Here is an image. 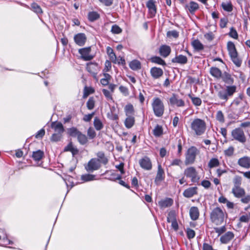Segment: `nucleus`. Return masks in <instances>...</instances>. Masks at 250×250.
<instances>
[{
	"mask_svg": "<svg viewBox=\"0 0 250 250\" xmlns=\"http://www.w3.org/2000/svg\"><path fill=\"white\" fill-rule=\"evenodd\" d=\"M229 35L231 37H232L235 39H236L238 38L237 32L236 30L235 29H234L233 27H231L230 28V30L229 33Z\"/></svg>",
	"mask_w": 250,
	"mask_h": 250,
	"instance_id": "56",
	"label": "nucleus"
},
{
	"mask_svg": "<svg viewBox=\"0 0 250 250\" xmlns=\"http://www.w3.org/2000/svg\"><path fill=\"white\" fill-rule=\"evenodd\" d=\"M184 175L190 178L192 182H197L199 180V177L196 169L192 167L186 168L184 170Z\"/></svg>",
	"mask_w": 250,
	"mask_h": 250,
	"instance_id": "7",
	"label": "nucleus"
},
{
	"mask_svg": "<svg viewBox=\"0 0 250 250\" xmlns=\"http://www.w3.org/2000/svg\"><path fill=\"white\" fill-rule=\"evenodd\" d=\"M199 153V150L195 146H191L189 148L186 154L185 164L186 166L192 164L195 160L197 155Z\"/></svg>",
	"mask_w": 250,
	"mask_h": 250,
	"instance_id": "6",
	"label": "nucleus"
},
{
	"mask_svg": "<svg viewBox=\"0 0 250 250\" xmlns=\"http://www.w3.org/2000/svg\"><path fill=\"white\" fill-rule=\"evenodd\" d=\"M86 69L94 78L96 79L97 75L100 71V67L98 63L92 62L87 63Z\"/></svg>",
	"mask_w": 250,
	"mask_h": 250,
	"instance_id": "9",
	"label": "nucleus"
},
{
	"mask_svg": "<svg viewBox=\"0 0 250 250\" xmlns=\"http://www.w3.org/2000/svg\"><path fill=\"white\" fill-rule=\"evenodd\" d=\"M68 133L71 137L77 138L81 132L76 128L73 127L68 129Z\"/></svg>",
	"mask_w": 250,
	"mask_h": 250,
	"instance_id": "38",
	"label": "nucleus"
},
{
	"mask_svg": "<svg viewBox=\"0 0 250 250\" xmlns=\"http://www.w3.org/2000/svg\"><path fill=\"white\" fill-rule=\"evenodd\" d=\"M222 6L224 10H225V11H228V12H230L232 10V7L231 4L230 3H223L222 4Z\"/></svg>",
	"mask_w": 250,
	"mask_h": 250,
	"instance_id": "54",
	"label": "nucleus"
},
{
	"mask_svg": "<svg viewBox=\"0 0 250 250\" xmlns=\"http://www.w3.org/2000/svg\"><path fill=\"white\" fill-rule=\"evenodd\" d=\"M97 156L98 159L97 160H99V162L103 163L104 165H106L108 163V159L105 156L103 152H98L97 153Z\"/></svg>",
	"mask_w": 250,
	"mask_h": 250,
	"instance_id": "32",
	"label": "nucleus"
},
{
	"mask_svg": "<svg viewBox=\"0 0 250 250\" xmlns=\"http://www.w3.org/2000/svg\"><path fill=\"white\" fill-rule=\"evenodd\" d=\"M241 198V201L243 203L247 204L250 202V195H249Z\"/></svg>",
	"mask_w": 250,
	"mask_h": 250,
	"instance_id": "64",
	"label": "nucleus"
},
{
	"mask_svg": "<svg viewBox=\"0 0 250 250\" xmlns=\"http://www.w3.org/2000/svg\"><path fill=\"white\" fill-rule=\"evenodd\" d=\"M151 62L159 64L165 65H166L165 62L159 57H153L151 59Z\"/></svg>",
	"mask_w": 250,
	"mask_h": 250,
	"instance_id": "43",
	"label": "nucleus"
},
{
	"mask_svg": "<svg viewBox=\"0 0 250 250\" xmlns=\"http://www.w3.org/2000/svg\"><path fill=\"white\" fill-rule=\"evenodd\" d=\"M45 134V130L43 128L39 130L36 134L35 137L36 138H42Z\"/></svg>",
	"mask_w": 250,
	"mask_h": 250,
	"instance_id": "63",
	"label": "nucleus"
},
{
	"mask_svg": "<svg viewBox=\"0 0 250 250\" xmlns=\"http://www.w3.org/2000/svg\"><path fill=\"white\" fill-rule=\"evenodd\" d=\"M99 1L104 5L109 6L112 4L113 0H99Z\"/></svg>",
	"mask_w": 250,
	"mask_h": 250,
	"instance_id": "59",
	"label": "nucleus"
},
{
	"mask_svg": "<svg viewBox=\"0 0 250 250\" xmlns=\"http://www.w3.org/2000/svg\"><path fill=\"white\" fill-rule=\"evenodd\" d=\"M62 137V135L59 133H55L52 134L50 140L52 142H58L61 140Z\"/></svg>",
	"mask_w": 250,
	"mask_h": 250,
	"instance_id": "51",
	"label": "nucleus"
},
{
	"mask_svg": "<svg viewBox=\"0 0 250 250\" xmlns=\"http://www.w3.org/2000/svg\"><path fill=\"white\" fill-rule=\"evenodd\" d=\"M220 165V162L217 158H211L208 163V167L210 168L217 167Z\"/></svg>",
	"mask_w": 250,
	"mask_h": 250,
	"instance_id": "34",
	"label": "nucleus"
},
{
	"mask_svg": "<svg viewBox=\"0 0 250 250\" xmlns=\"http://www.w3.org/2000/svg\"><path fill=\"white\" fill-rule=\"evenodd\" d=\"M238 165L246 169L250 168V157L244 156L238 160Z\"/></svg>",
	"mask_w": 250,
	"mask_h": 250,
	"instance_id": "14",
	"label": "nucleus"
},
{
	"mask_svg": "<svg viewBox=\"0 0 250 250\" xmlns=\"http://www.w3.org/2000/svg\"><path fill=\"white\" fill-rule=\"evenodd\" d=\"M31 8L37 14H42V8L36 3H33L31 4Z\"/></svg>",
	"mask_w": 250,
	"mask_h": 250,
	"instance_id": "45",
	"label": "nucleus"
},
{
	"mask_svg": "<svg viewBox=\"0 0 250 250\" xmlns=\"http://www.w3.org/2000/svg\"><path fill=\"white\" fill-rule=\"evenodd\" d=\"M165 178V172L164 169L162 168L161 165L158 166V170L156 177L155 178V183L158 184L160 182L162 181Z\"/></svg>",
	"mask_w": 250,
	"mask_h": 250,
	"instance_id": "16",
	"label": "nucleus"
},
{
	"mask_svg": "<svg viewBox=\"0 0 250 250\" xmlns=\"http://www.w3.org/2000/svg\"><path fill=\"white\" fill-rule=\"evenodd\" d=\"M44 155V153L41 150L34 151L33 153L32 157L35 161H40L42 159Z\"/></svg>",
	"mask_w": 250,
	"mask_h": 250,
	"instance_id": "33",
	"label": "nucleus"
},
{
	"mask_svg": "<svg viewBox=\"0 0 250 250\" xmlns=\"http://www.w3.org/2000/svg\"><path fill=\"white\" fill-rule=\"evenodd\" d=\"M242 102V98L241 96L239 97L236 98L234 100L232 104L235 105L236 106H238L241 104Z\"/></svg>",
	"mask_w": 250,
	"mask_h": 250,
	"instance_id": "60",
	"label": "nucleus"
},
{
	"mask_svg": "<svg viewBox=\"0 0 250 250\" xmlns=\"http://www.w3.org/2000/svg\"><path fill=\"white\" fill-rule=\"evenodd\" d=\"M185 7L191 13H194L199 8L198 3L194 1H190L188 4H187Z\"/></svg>",
	"mask_w": 250,
	"mask_h": 250,
	"instance_id": "26",
	"label": "nucleus"
},
{
	"mask_svg": "<svg viewBox=\"0 0 250 250\" xmlns=\"http://www.w3.org/2000/svg\"><path fill=\"white\" fill-rule=\"evenodd\" d=\"M111 31L113 34H120L122 32V29L117 25H113L111 29Z\"/></svg>",
	"mask_w": 250,
	"mask_h": 250,
	"instance_id": "49",
	"label": "nucleus"
},
{
	"mask_svg": "<svg viewBox=\"0 0 250 250\" xmlns=\"http://www.w3.org/2000/svg\"><path fill=\"white\" fill-rule=\"evenodd\" d=\"M129 67L133 70H136L141 68V63L137 60H133L129 63Z\"/></svg>",
	"mask_w": 250,
	"mask_h": 250,
	"instance_id": "37",
	"label": "nucleus"
},
{
	"mask_svg": "<svg viewBox=\"0 0 250 250\" xmlns=\"http://www.w3.org/2000/svg\"><path fill=\"white\" fill-rule=\"evenodd\" d=\"M241 182H242L241 177H240L238 175L235 176L233 179V183L234 184L233 187H240L241 184Z\"/></svg>",
	"mask_w": 250,
	"mask_h": 250,
	"instance_id": "46",
	"label": "nucleus"
},
{
	"mask_svg": "<svg viewBox=\"0 0 250 250\" xmlns=\"http://www.w3.org/2000/svg\"><path fill=\"white\" fill-rule=\"evenodd\" d=\"M171 62L173 63H178L181 64H185L188 62L187 57L183 55H179L176 56L175 58H173Z\"/></svg>",
	"mask_w": 250,
	"mask_h": 250,
	"instance_id": "21",
	"label": "nucleus"
},
{
	"mask_svg": "<svg viewBox=\"0 0 250 250\" xmlns=\"http://www.w3.org/2000/svg\"><path fill=\"white\" fill-rule=\"evenodd\" d=\"M169 101L170 104L172 106L183 107L185 104V102L182 99L179 98L178 96L175 94H172Z\"/></svg>",
	"mask_w": 250,
	"mask_h": 250,
	"instance_id": "12",
	"label": "nucleus"
},
{
	"mask_svg": "<svg viewBox=\"0 0 250 250\" xmlns=\"http://www.w3.org/2000/svg\"><path fill=\"white\" fill-rule=\"evenodd\" d=\"M197 188L196 187L189 188L186 189L184 192L183 195L185 197L187 198H190L196 194Z\"/></svg>",
	"mask_w": 250,
	"mask_h": 250,
	"instance_id": "23",
	"label": "nucleus"
},
{
	"mask_svg": "<svg viewBox=\"0 0 250 250\" xmlns=\"http://www.w3.org/2000/svg\"><path fill=\"white\" fill-rule=\"evenodd\" d=\"M176 220V213L174 211H170L167 217V221L169 223L172 222Z\"/></svg>",
	"mask_w": 250,
	"mask_h": 250,
	"instance_id": "44",
	"label": "nucleus"
},
{
	"mask_svg": "<svg viewBox=\"0 0 250 250\" xmlns=\"http://www.w3.org/2000/svg\"><path fill=\"white\" fill-rule=\"evenodd\" d=\"M94 90L91 88H88L85 87L84 88V94H83V97L85 98L88 96V95L90 93H93Z\"/></svg>",
	"mask_w": 250,
	"mask_h": 250,
	"instance_id": "58",
	"label": "nucleus"
},
{
	"mask_svg": "<svg viewBox=\"0 0 250 250\" xmlns=\"http://www.w3.org/2000/svg\"><path fill=\"white\" fill-rule=\"evenodd\" d=\"M51 127L54 129L55 133H59L62 135L64 131L62 124L60 122H52Z\"/></svg>",
	"mask_w": 250,
	"mask_h": 250,
	"instance_id": "17",
	"label": "nucleus"
},
{
	"mask_svg": "<svg viewBox=\"0 0 250 250\" xmlns=\"http://www.w3.org/2000/svg\"><path fill=\"white\" fill-rule=\"evenodd\" d=\"M74 39L77 44L83 46L86 41V37L84 33H78L74 36Z\"/></svg>",
	"mask_w": 250,
	"mask_h": 250,
	"instance_id": "15",
	"label": "nucleus"
},
{
	"mask_svg": "<svg viewBox=\"0 0 250 250\" xmlns=\"http://www.w3.org/2000/svg\"><path fill=\"white\" fill-rule=\"evenodd\" d=\"M216 119L221 123L224 122V116L221 111L220 110L217 111L216 114Z\"/></svg>",
	"mask_w": 250,
	"mask_h": 250,
	"instance_id": "53",
	"label": "nucleus"
},
{
	"mask_svg": "<svg viewBox=\"0 0 250 250\" xmlns=\"http://www.w3.org/2000/svg\"><path fill=\"white\" fill-rule=\"evenodd\" d=\"M189 215L192 220H196L199 216V211L197 207H192L189 209Z\"/></svg>",
	"mask_w": 250,
	"mask_h": 250,
	"instance_id": "24",
	"label": "nucleus"
},
{
	"mask_svg": "<svg viewBox=\"0 0 250 250\" xmlns=\"http://www.w3.org/2000/svg\"><path fill=\"white\" fill-rule=\"evenodd\" d=\"M234 148L233 146H230L228 148L224 150V154L227 156H231L234 153Z\"/></svg>",
	"mask_w": 250,
	"mask_h": 250,
	"instance_id": "50",
	"label": "nucleus"
},
{
	"mask_svg": "<svg viewBox=\"0 0 250 250\" xmlns=\"http://www.w3.org/2000/svg\"><path fill=\"white\" fill-rule=\"evenodd\" d=\"M95 105V101L93 97H90L86 103V106L88 109H93Z\"/></svg>",
	"mask_w": 250,
	"mask_h": 250,
	"instance_id": "48",
	"label": "nucleus"
},
{
	"mask_svg": "<svg viewBox=\"0 0 250 250\" xmlns=\"http://www.w3.org/2000/svg\"><path fill=\"white\" fill-rule=\"evenodd\" d=\"M100 18V15L96 12L92 11L88 13V18L91 21H94Z\"/></svg>",
	"mask_w": 250,
	"mask_h": 250,
	"instance_id": "39",
	"label": "nucleus"
},
{
	"mask_svg": "<svg viewBox=\"0 0 250 250\" xmlns=\"http://www.w3.org/2000/svg\"><path fill=\"white\" fill-rule=\"evenodd\" d=\"M150 72L151 76L155 79H159L163 74V70L156 67L151 68Z\"/></svg>",
	"mask_w": 250,
	"mask_h": 250,
	"instance_id": "18",
	"label": "nucleus"
},
{
	"mask_svg": "<svg viewBox=\"0 0 250 250\" xmlns=\"http://www.w3.org/2000/svg\"><path fill=\"white\" fill-rule=\"evenodd\" d=\"M210 74L217 79L220 78L222 76L221 71L217 67H212L210 69Z\"/></svg>",
	"mask_w": 250,
	"mask_h": 250,
	"instance_id": "27",
	"label": "nucleus"
},
{
	"mask_svg": "<svg viewBox=\"0 0 250 250\" xmlns=\"http://www.w3.org/2000/svg\"><path fill=\"white\" fill-rule=\"evenodd\" d=\"M154 115L158 117H162L164 113L165 106L162 101L159 98H154L151 104Z\"/></svg>",
	"mask_w": 250,
	"mask_h": 250,
	"instance_id": "4",
	"label": "nucleus"
},
{
	"mask_svg": "<svg viewBox=\"0 0 250 250\" xmlns=\"http://www.w3.org/2000/svg\"><path fill=\"white\" fill-rule=\"evenodd\" d=\"M125 111L126 116H133L134 110L133 106L131 104H128L125 107Z\"/></svg>",
	"mask_w": 250,
	"mask_h": 250,
	"instance_id": "29",
	"label": "nucleus"
},
{
	"mask_svg": "<svg viewBox=\"0 0 250 250\" xmlns=\"http://www.w3.org/2000/svg\"><path fill=\"white\" fill-rule=\"evenodd\" d=\"M173 203V201L170 198L167 199L165 200L159 202V204L160 206L163 208H165L171 206Z\"/></svg>",
	"mask_w": 250,
	"mask_h": 250,
	"instance_id": "36",
	"label": "nucleus"
},
{
	"mask_svg": "<svg viewBox=\"0 0 250 250\" xmlns=\"http://www.w3.org/2000/svg\"><path fill=\"white\" fill-rule=\"evenodd\" d=\"M91 49V47H85L80 49L79 53L81 55V58L84 61H90L93 58V56L90 54Z\"/></svg>",
	"mask_w": 250,
	"mask_h": 250,
	"instance_id": "11",
	"label": "nucleus"
},
{
	"mask_svg": "<svg viewBox=\"0 0 250 250\" xmlns=\"http://www.w3.org/2000/svg\"><path fill=\"white\" fill-rule=\"evenodd\" d=\"M101 167L99 160L95 158L91 159L85 167V169L87 171L92 172L98 169Z\"/></svg>",
	"mask_w": 250,
	"mask_h": 250,
	"instance_id": "10",
	"label": "nucleus"
},
{
	"mask_svg": "<svg viewBox=\"0 0 250 250\" xmlns=\"http://www.w3.org/2000/svg\"><path fill=\"white\" fill-rule=\"evenodd\" d=\"M179 34L178 32L175 30L169 31L167 32V36L168 37H173L176 38L178 37Z\"/></svg>",
	"mask_w": 250,
	"mask_h": 250,
	"instance_id": "57",
	"label": "nucleus"
},
{
	"mask_svg": "<svg viewBox=\"0 0 250 250\" xmlns=\"http://www.w3.org/2000/svg\"><path fill=\"white\" fill-rule=\"evenodd\" d=\"M146 7L152 16H154L156 13V8L155 2L153 0H149L146 3Z\"/></svg>",
	"mask_w": 250,
	"mask_h": 250,
	"instance_id": "25",
	"label": "nucleus"
},
{
	"mask_svg": "<svg viewBox=\"0 0 250 250\" xmlns=\"http://www.w3.org/2000/svg\"><path fill=\"white\" fill-rule=\"evenodd\" d=\"M94 114H95V113L93 112L91 114H89L84 115V116L83 117V120L85 122H89L92 119Z\"/></svg>",
	"mask_w": 250,
	"mask_h": 250,
	"instance_id": "62",
	"label": "nucleus"
},
{
	"mask_svg": "<svg viewBox=\"0 0 250 250\" xmlns=\"http://www.w3.org/2000/svg\"><path fill=\"white\" fill-rule=\"evenodd\" d=\"M191 44L193 48L197 51L204 49V45L198 40H194Z\"/></svg>",
	"mask_w": 250,
	"mask_h": 250,
	"instance_id": "30",
	"label": "nucleus"
},
{
	"mask_svg": "<svg viewBox=\"0 0 250 250\" xmlns=\"http://www.w3.org/2000/svg\"><path fill=\"white\" fill-rule=\"evenodd\" d=\"M190 99L191 100L192 103L196 106H199L202 103L201 100L198 97H194L191 95H188Z\"/></svg>",
	"mask_w": 250,
	"mask_h": 250,
	"instance_id": "47",
	"label": "nucleus"
},
{
	"mask_svg": "<svg viewBox=\"0 0 250 250\" xmlns=\"http://www.w3.org/2000/svg\"><path fill=\"white\" fill-rule=\"evenodd\" d=\"M87 135L90 139H93L96 136V132L93 128L90 127L88 129Z\"/></svg>",
	"mask_w": 250,
	"mask_h": 250,
	"instance_id": "52",
	"label": "nucleus"
},
{
	"mask_svg": "<svg viewBox=\"0 0 250 250\" xmlns=\"http://www.w3.org/2000/svg\"><path fill=\"white\" fill-rule=\"evenodd\" d=\"M214 89L217 92V96L220 100L227 102L229 97L232 96L235 92L236 87L234 85L227 86L226 88L222 87L221 85H215Z\"/></svg>",
	"mask_w": 250,
	"mask_h": 250,
	"instance_id": "1",
	"label": "nucleus"
},
{
	"mask_svg": "<svg viewBox=\"0 0 250 250\" xmlns=\"http://www.w3.org/2000/svg\"><path fill=\"white\" fill-rule=\"evenodd\" d=\"M231 135L234 140L240 143H244L246 141L244 132L240 128H237L233 129L231 131Z\"/></svg>",
	"mask_w": 250,
	"mask_h": 250,
	"instance_id": "8",
	"label": "nucleus"
},
{
	"mask_svg": "<svg viewBox=\"0 0 250 250\" xmlns=\"http://www.w3.org/2000/svg\"><path fill=\"white\" fill-rule=\"evenodd\" d=\"M141 167L146 170H149L152 168V164L150 159L147 157H144L139 160Z\"/></svg>",
	"mask_w": 250,
	"mask_h": 250,
	"instance_id": "13",
	"label": "nucleus"
},
{
	"mask_svg": "<svg viewBox=\"0 0 250 250\" xmlns=\"http://www.w3.org/2000/svg\"><path fill=\"white\" fill-rule=\"evenodd\" d=\"M93 123L96 129L97 130H100L103 127L102 122L97 117L95 118Z\"/></svg>",
	"mask_w": 250,
	"mask_h": 250,
	"instance_id": "40",
	"label": "nucleus"
},
{
	"mask_svg": "<svg viewBox=\"0 0 250 250\" xmlns=\"http://www.w3.org/2000/svg\"><path fill=\"white\" fill-rule=\"evenodd\" d=\"M127 118H126L125 121V126L128 128H131L134 124L135 119L134 117L133 116H126Z\"/></svg>",
	"mask_w": 250,
	"mask_h": 250,
	"instance_id": "28",
	"label": "nucleus"
},
{
	"mask_svg": "<svg viewBox=\"0 0 250 250\" xmlns=\"http://www.w3.org/2000/svg\"><path fill=\"white\" fill-rule=\"evenodd\" d=\"M160 55L164 57H167L171 52V48L170 46L167 45H162L159 49Z\"/></svg>",
	"mask_w": 250,
	"mask_h": 250,
	"instance_id": "22",
	"label": "nucleus"
},
{
	"mask_svg": "<svg viewBox=\"0 0 250 250\" xmlns=\"http://www.w3.org/2000/svg\"><path fill=\"white\" fill-rule=\"evenodd\" d=\"M250 219V216L248 215H242L240 217L239 220L241 222L247 223Z\"/></svg>",
	"mask_w": 250,
	"mask_h": 250,
	"instance_id": "61",
	"label": "nucleus"
},
{
	"mask_svg": "<svg viewBox=\"0 0 250 250\" xmlns=\"http://www.w3.org/2000/svg\"><path fill=\"white\" fill-rule=\"evenodd\" d=\"M187 237L189 239H191L195 237V231L190 229H187Z\"/></svg>",
	"mask_w": 250,
	"mask_h": 250,
	"instance_id": "55",
	"label": "nucleus"
},
{
	"mask_svg": "<svg viewBox=\"0 0 250 250\" xmlns=\"http://www.w3.org/2000/svg\"><path fill=\"white\" fill-rule=\"evenodd\" d=\"M191 129L198 136L202 135L206 130V124L205 122L200 119H195L191 123Z\"/></svg>",
	"mask_w": 250,
	"mask_h": 250,
	"instance_id": "2",
	"label": "nucleus"
},
{
	"mask_svg": "<svg viewBox=\"0 0 250 250\" xmlns=\"http://www.w3.org/2000/svg\"><path fill=\"white\" fill-rule=\"evenodd\" d=\"M227 49L233 62L237 66L239 67L242 62L238 57V53L234 44L231 42H229L227 43Z\"/></svg>",
	"mask_w": 250,
	"mask_h": 250,
	"instance_id": "5",
	"label": "nucleus"
},
{
	"mask_svg": "<svg viewBox=\"0 0 250 250\" xmlns=\"http://www.w3.org/2000/svg\"><path fill=\"white\" fill-rule=\"evenodd\" d=\"M210 219L212 223L217 225H221L224 221L225 214L220 208H214L210 213Z\"/></svg>",
	"mask_w": 250,
	"mask_h": 250,
	"instance_id": "3",
	"label": "nucleus"
},
{
	"mask_svg": "<svg viewBox=\"0 0 250 250\" xmlns=\"http://www.w3.org/2000/svg\"><path fill=\"white\" fill-rule=\"evenodd\" d=\"M232 193L237 198H241L245 194L244 189L240 187H233L232 189Z\"/></svg>",
	"mask_w": 250,
	"mask_h": 250,
	"instance_id": "20",
	"label": "nucleus"
},
{
	"mask_svg": "<svg viewBox=\"0 0 250 250\" xmlns=\"http://www.w3.org/2000/svg\"><path fill=\"white\" fill-rule=\"evenodd\" d=\"M234 235L231 231H228L221 236L220 241L223 244H227L234 238Z\"/></svg>",
	"mask_w": 250,
	"mask_h": 250,
	"instance_id": "19",
	"label": "nucleus"
},
{
	"mask_svg": "<svg viewBox=\"0 0 250 250\" xmlns=\"http://www.w3.org/2000/svg\"><path fill=\"white\" fill-rule=\"evenodd\" d=\"M153 133L156 137L161 136L163 133L162 127L159 125H157L153 130Z\"/></svg>",
	"mask_w": 250,
	"mask_h": 250,
	"instance_id": "35",
	"label": "nucleus"
},
{
	"mask_svg": "<svg viewBox=\"0 0 250 250\" xmlns=\"http://www.w3.org/2000/svg\"><path fill=\"white\" fill-rule=\"evenodd\" d=\"M95 176L94 175L87 174L82 175L81 179L84 182H88L95 180Z\"/></svg>",
	"mask_w": 250,
	"mask_h": 250,
	"instance_id": "42",
	"label": "nucleus"
},
{
	"mask_svg": "<svg viewBox=\"0 0 250 250\" xmlns=\"http://www.w3.org/2000/svg\"><path fill=\"white\" fill-rule=\"evenodd\" d=\"M77 139L80 144L83 145L85 144L88 141L85 135L82 134L81 132L79 134V135L77 137Z\"/></svg>",
	"mask_w": 250,
	"mask_h": 250,
	"instance_id": "41",
	"label": "nucleus"
},
{
	"mask_svg": "<svg viewBox=\"0 0 250 250\" xmlns=\"http://www.w3.org/2000/svg\"><path fill=\"white\" fill-rule=\"evenodd\" d=\"M221 78L223 81L228 84H232L233 82V80L231 75L228 73L225 72L223 75L222 74Z\"/></svg>",
	"mask_w": 250,
	"mask_h": 250,
	"instance_id": "31",
	"label": "nucleus"
}]
</instances>
